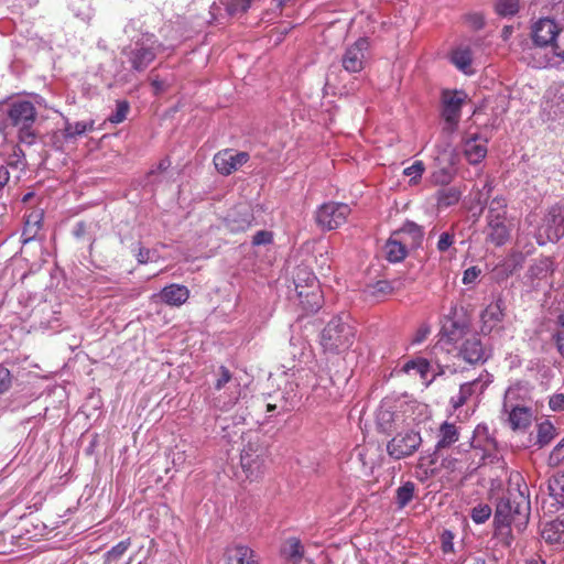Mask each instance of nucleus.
<instances>
[{
  "label": "nucleus",
  "instance_id": "obj_1",
  "mask_svg": "<svg viewBox=\"0 0 564 564\" xmlns=\"http://www.w3.org/2000/svg\"><path fill=\"white\" fill-rule=\"evenodd\" d=\"M531 516L530 489L519 471H511L506 491L495 502V533L508 543L513 540L512 531L522 533Z\"/></svg>",
  "mask_w": 564,
  "mask_h": 564
},
{
  "label": "nucleus",
  "instance_id": "obj_2",
  "mask_svg": "<svg viewBox=\"0 0 564 564\" xmlns=\"http://www.w3.org/2000/svg\"><path fill=\"white\" fill-rule=\"evenodd\" d=\"M37 118L34 104L22 98H10L0 101V132L13 127L19 131V141L32 145L36 140L33 128Z\"/></svg>",
  "mask_w": 564,
  "mask_h": 564
},
{
  "label": "nucleus",
  "instance_id": "obj_3",
  "mask_svg": "<svg viewBox=\"0 0 564 564\" xmlns=\"http://www.w3.org/2000/svg\"><path fill=\"white\" fill-rule=\"evenodd\" d=\"M165 50L164 44L154 34L145 33L126 45L121 50V55L124 57L123 63L129 64L131 72L143 73L154 62L158 54Z\"/></svg>",
  "mask_w": 564,
  "mask_h": 564
},
{
  "label": "nucleus",
  "instance_id": "obj_4",
  "mask_svg": "<svg viewBox=\"0 0 564 564\" xmlns=\"http://www.w3.org/2000/svg\"><path fill=\"white\" fill-rule=\"evenodd\" d=\"M348 315L333 317L321 333V345L326 352L340 354L354 343V327L348 323Z\"/></svg>",
  "mask_w": 564,
  "mask_h": 564
},
{
  "label": "nucleus",
  "instance_id": "obj_5",
  "mask_svg": "<svg viewBox=\"0 0 564 564\" xmlns=\"http://www.w3.org/2000/svg\"><path fill=\"white\" fill-rule=\"evenodd\" d=\"M269 457L268 447L260 441L258 435H250L243 445L240 454V465L250 480L261 477L265 469Z\"/></svg>",
  "mask_w": 564,
  "mask_h": 564
},
{
  "label": "nucleus",
  "instance_id": "obj_6",
  "mask_svg": "<svg viewBox=\"0 0 564 564\" xmlns=\"http://www.w3.org/2000/svg\"><path fill=\"white\" fill-rule=\"evenodd\" d=\"M421 444L422 437L420 432L412 429L397 432L387 443V453L391 458L400 460L412 456L420 448Z\"/></svg>",
  "mask_w": 564,
  "mask_h": 564
},
{
  "label": "nucleus",
  "instance_id": "obj_7",
  "mask_svg": "<svg viewBox=\"0 0 564 564\" xmlns=\"http://www.w3.org/2000/svg\"><path fill=\"white\" fill-rule=\"evenodd\" d=\"M350 212L347 204L328 202L318 207L315 219L323 230H333L346 223Z\"/></svg>",
  "mask_w": 564,
  "mask_h": 564
},
{
  "label": "nucleus",
  "instance_id": "obj_8",
  "mask_svg": "<svg viewBox=\"0 0 564 564\" xmlns=\"http://www.w3.org/2000/svg\"><path fill=\"white\" fill-rule=\"evenodd\" d=\"M470 446L475 454H480L481 464L499 463L500 458L497 454V443L495 438L489 435V430L486 425H477L470 442Z\"/></svg>",
  "mask_w": 564,
  "mask_h": 564
},
{
  "label": "nucleus",
  "instance_id": "obj_9",
  "mask_svg": "<svg viewBox=\"0 0 564 564\" xmlns=\"http://www.w3.org/2000/svg\"><path fill=\"white\" fill-rule=\"evenodd\" d=\"M369 46L366 37H359L349 45L341 57L344 69L348 73H360L365 68Z\"/></svg>",
  "mask_w": 564,
  "mask_h": 564
},
{
  "label": "nucleus",
  "instance_id": "obj_10",
  "mask_svg": "<svg viewBox=\"0 0 564 564\" xmlns=\"http://www.w3.org/2000/svg\"><path fill=\"white\" fill-rule=\"evenodd\" d=\"M393 408L390 402H382L376 414L377 429L386 435L397 433L404 423V415Z\"/></svg>",
  "mask_w": 564,
  "mask_h": 564
},
{
  "label": "nucleus",
  "instance_id": "obj_11",
  "mask_svg": "<svg viewBox=\"0 0 564 564\" xmlns=\"http://www.w3.org/2000/svg\"><path fill=\"white\" fill-rule=\"evenodd\" d=\"M248 152H237L234 149H225L214 155L213 163L221 175H230L249 160Z\"/></svg>",
  "mask_w": 564,
  "mask_h": 564
},
{
  "label": "nucleus",
  "instance_id": "obj_12",
  "mask_svg": "<svg viewBox=\"0 0 564 564\" xmlns=\"http://www.w3.org/2000/svg\"><path fill=\"white\" fill-rule=\"evenodd\" d=\"M270 398L273 399V402L267 403V412L276 411L279 414L294 410L301 400L295 384L291 382H288L282 390L270 395Z\"/></svg>",
  "mask_w": 564,
  "mask_h": 564
},
{
  "label": "nucleus",
  "instance_id": "obj_13",
  "mask_svg": "<svg viewBox=\"0 0 564 564\" xmlns=\"http://www.w3.org/2000/svg\"><path fill=\"white\" fill-rule=\"evenodd\" d=\"M558 29L555 21L549 18L535 22L532 26V40L535 48L552 47Z\"/></svg>",
  "mask_w": 564,
  "mask_h": 564
},
{
  "label": "nucleus",
  "instance_id": "obj_14",
  "mask_svg": "<svg viewBox=\"0 0 564 564\" xmlns=\"http://www.w3.org/2000/svg\"><path fill=\"white\" fill-rule=\"evenodd\" d=\"M465 97L463 91L445 93L443 95L442 116L447 123L457 124Z\"/></svg>",
  "mask_w": 564,
  "mask_h": 564
},
{
  "label": "nucleus",
  "instance_id": "obj_15",
  "mask_svg": "<svg viewBox=\"0 0 564 564\" xmlns=\"http://www.w3.org/2000/svg\"><path fill=\"white\" fill-rule=\"evenodd\" d=\"M459 356L469 364H482L488 359V355L477 335L465 339L459 349Z\"/></svg>",
  "mask_w": 564,
  "mask_h": 564
},
{
  "label": "nucleus",
  "instance_id": "obj_16",
  "mask_svg": "<svg viewBox=\"0 0 564 564\" xmlns=\"http://www.w3.org/2000/svg\"><path fill=\"white\" fill-rule=\"evenodd\" d=\"M505 302L502 299H497L490 303L480 315L481 332L490 333L505 317Z\"/></svg>",
  "mask_w": 564,
  "mask_h": 564
},
{
  "label": "nucleus",
  "instance_id": "obj_17",
  "mask_svg": "<svg viewBox=\"0 0 564 564\" xmlns=\"http://www.w3.org/2000/svg\"><path fill=\"white\" fill-rule=\"evenodd\" d=\"M502 413L507 414L508 424L513 431L527 430L533 417L532 409L525 404L502 409Z\"/></svg>",
  "mask_w": 564,
  "mask_h": 564
},
{
  "label": "nucleus",
  "instance_id": "obj_18",
  "mask_svg": "<svg viewBox=\"0 0 564 564\" xmlns=\"http://www.w3.org/2000/svg\"><path fill=\"white\" fill-rule=\"evenodd\" d=\"M437 436L438 440L432 454V464L436 462L438 451L448 448L459 440V431L455 424L445 421L441 424Z\"/></svg>",
  "mask_w": 564,
  "mask_h": 564
},
{
  "label": "nucleus",
  "instance_id": "obj_19",
  "mask_svg": "<svg viewBox=\"0 0 564 564\" xmlns=\"http://www.w3.org/2000/svg\"><path fill=\"white\" fill-rule=\"evenodd\" d=\"M464 154L470 164L480 163L487 155V139L478 134L470 137L464 144Z\"/></svg>",
  "mask_w": 564,
  "mask_h": 564
},
{
  "label": "nucleus",
  "instance_id": "obj_20",
  "mask_svg": "<svg viewBox=\"0 0 564 564\" xmlns=\"http://www.w3.org/2000/svg\"><path fill=\"white\" fill-rule=\"evenodd\" d=\"M395 234L410 248L421 247L424 237L423 228L412 220H406L401 228L395 230Z\"/></svg>",
  "mask_w": 564,
  "mask_h": 564
},
{
  "label": "nucleus",
  "instance_id": "obj_21",
  "mask_svg": "<svg viewBox=\"0 0 564 564\" xmlns=\"http://www.w3.org/2000/svg\"><path fill=\"white\" fill-rule=\"evenodd\" d=\"M225 558L226 564H259L253 550L240 544L227 547Z\"/></svg>",
  "mask_w": 564,
  "mask_h": 564
},
{
  "label": "nucleus",
  "instance_id": "obj_22",
  "mask_svg": "<svg viewBox=\"0 0 564 564\" xmlns=\"http://www.w3.org/2000/svg\"><path fill=\"white\" fill-rule=\"evenodd\" d=\"M295 290L297 292V296L301 301L303 307L310 312H316L321 307L322 294L319 290H304L302 284V278H300V273L296 275L295 280Z\"/></svg>",
  "mask_w": 564,
  "mask_h": 564
},
{
  "label": "nucleus",
  "instance_id": "obj_23",
  "mask_svg": "<svg viewBox=\"0 0 564 564\" xmlns=\"http://www.w3.org/2000/svg\"><path fill=\"white\" fill-rule=\"evenodd\" d=\"M252 212L247 206H239L228 215V227L231 231H245L253 221Z\"/></svg>",
  "mask_w": 564,
  "mask_h": 564
},
{
  "label": "nucleus",
  "instance_id": "obj_24",
  "mask_svg": "<svg viewBox=\"0 0 564 564\" xmlns=\"http://www.w3.org/2000/svg\"><path fill=\"white\" fill-rule=\"evenodd\" d=\"M161 300L171 306H181L189 297V291L186 286L180 284H170L160 292Z\"/></svg>",
  "mask_w": 564,
  "mask_h": 564
},
{
  "label": "nucleus",
  "instance_id": "obj_25",
  "mask_svg": "<svg viewBox=\"0 0 564 564\" xmlns=\"http://www.w3.org/2000/svg\"><path fill=\"white\" fill-rule=\"evenodd\" d=\"M386 258L389 262L395 263L404 260L408 254V246L404 241L395 234L392 232L391 237L384 245Z\"/></svg>",
  "mask_w": 564,
  "mask_h": 564
},
{
  "label": "nucleus",
  "instance_id": "obj_26",
  "mask_svg": "<svg viewBox=\"0 0 564 564\" xmlns=\"http://www.w3.org/2000/svg\"><path fill=\"white\" fill-rule=\"evenodd\" d=\"M304 545L295 536L288 538L281 546V555L292 564H299L304 557Z\"/></svg>",
  "mask_w": 564,
  "mask_h": 564
},
{
  "label": "nucleus",
  "instance_id": "obj_27",
  "mask_svg": "<svg viewBox=\"0 0 564 564\" xmlns=\"http://www.w3.org/2000/svg\"><path fill=\"white\" fill-rule=\"evenodd\" d=\"M467 324L465 322L457 321L453 317H446L441 334L448 343H457L465 335Z\"/></svg>",
  "mask_w": 564,
  "mask_h": 564
},
{
  "label": "nucleus",
  "instance_id": "obj_28",
  "mask_svg": "<svg viewBox=\"0 0 564 564\" xmlns=\"http://www.w3.org/2000/svg\"><path fill=\"white\" fill-rule=\"evenodd\" d=\"M550 497L553 499L552 506L556 510L564 508V470L557 471L547 481Z\"/></svg>",
  "mask_w": 564,
  "mask_h": 564
},
{
  "label": "nucleus",
  "instance_id": "obj_29",
  "mask_svg": "<svg viewBox=\"0 0 564 564\" xmlns=\"http://www.w3.org/2000/svg\"><path fill=\"white\" fill-rule=\"evenodd\" d=\"M542 536L550 544H564V519H555L546 523Z\"/></svg>",
  "mask_w": 564,
  "mask_h": 564
},
{
  "label": "nucleus",
  "instance_id": "obj_30",
  "mask_svg": "<svg viewBox=\"0 0 564 564\" xmlns=\"http://www.w3.org/2000/svg\"><path fill=\"white\" fill-rule=\"evenodd\" d=\"M462 197V191L456 186L442 187L436 192V202L440 208L456 205Z\"/></svg>",
  "mask_w": 564,
  "mask_h": 564
},
{
  "label": "nucleus",
  "instance_id": "obj_31",
  "mask_svg": "<svg viewBox=\"0 0 564 564\" xmlns=\"http://www.w3.org/2000/svg\"><path fill=\"white\" fill-rule=\"evenodd\" d=\"M488 228H489V232H488L487 239L491 243H494L497 247H500V246H503L508 241V239L510 237V232H509L508 227L505 224V220L488 223Z\"/></svg>",
  "mask_w": 564,
  "mask_h": 564
},
{
  "label": "nucleus",
  "instance_id": "obj_32",
  "mask_svg": "<svg viewBox=\"0 0 564 564\" xmlns=\"http://www.w3.org/2000/svg\"><path fill=\"white\" fill-rule=\"evenodd\" d=\"M452 63L463 73L468 74L471 66V51L468 46H460L453 51Z\"/></svg>",
  "mask_w": 564,
  "mask_h": 564
},
{
  "label": "nucleus",
  "instance_id": "obj_33",
  "mask_svg": "<svg viewBox=\"0 0 564 564\" xmlns=\"http://www.w3.org/2000/svg\"><path fill=\"white\" fill-rule=\"evenodd\" d=\"M492 382V375L484 370L478 378L460 384L462 388H468L469 399L473 395L481 394L487 387Z\"/></svg>",
  "mask_w": 564,
  "mask_h": 564
},
{
  "label": "nucleus",
  "instance_id": "obj_34",
  "mask_svg": "<svg viewBox=\"0 0 564 564\" xmlns=\"http://www.w3.org/2000/svg\"><path fill=\"white\" fill-rule=\"evenodd\" d=\"M94 121H78V122H69L65 121V127L63 129V137L65 140H72L77 137L83 135L86 131L93 130Z\"/></svg>",
  "mask_w": 564,
  "mask_h": 564
},
{
  "label": "nucleus",
  "instance_id": "obj_35",
  "mask_svg": "<svg viewBox=\"0 0 564 564\" xmlns=\"http://www.w3.org/2000/svg\"><path fill=\"white\" fill-rule=\"evenodd\" d=\"M507 203L503 197H495L488 207L487 221H503L506 219Z\"/></svg>",
  "mask_w": 564,
  "mask_h": 564
},
{
  "label": "nucleus",
  "instance_id": "obj_36",
  "mask_svg": "<svg viewBox=\"0 0 564 564\" xmlns=\"http://www.w3.org/2000/svg\"><path fill=\"white\" fill-rule=\"evenodd\" d=\"M415 491V484L406 481L400 486L395 491V503L399 509H403L413 499Z\"/></svg>",
  "mask_w": 564,
  "mask_h": 564
},
{
  "label": "nucleus",
  "instance_id": "obj_37",
  "mask_svg": "<svg viewBox=\"0 0 564 564\" xmlns=\"http://www.w3.org/2000/svg\"><path fill=\"white\" fill-rule=\"evenodd\" d=\"M521 390H522V387L519 382L510 386L507 389V391L505 392L502 409H510L513 406L523 405L524 403L521 400V395H520Z\"/></svg>",
  "mask_w": 564,
  "mask_h": 564
},
{
  "label": "nucleus",
  "instance_id": "obj_38",
  "mask_svg": "<svg viewBox=\"0 0 564 564\" xmlns=\"http://www.w3.org/2000/svg\"><path fill=\"white\" fill-rule=\"evenodd\" d=\"M430 367L431 365L425 358H416L406 361L403 365L402 370L406 373L415 371L422 379L425 380L427 378V373L430 372Z\"/></svg>",
  "mask_w": 564,
  "mask_h": 564
},
{
  "label": "nucleus",
  "instance_id": "obj_39",
  "mask_svg": "<svg viewBox=\"0 0 564 564\" xmlns=\"http://www.w3.org/2000/svg\"><path fill=\"white\" fill-rule=\"evenodd\" d=\"M130 545H131L130 539L122 540L119 543H117L116 545H113L109 551H107L105 553V555H104L105 563L104 564H109L112 561L119 560L128 551Z\"/></svg>",
  "mask_w": 564,
  "mask_h": 564
},
{
  "label": "nucleus",
  "instance_id": "obj_40",
  "mask_svg": "<svg viewBox=\"0 0 564 564\" xmlns=\"http://www.w3.org/2000/svg\"><path fill=\"white\" fill-rule=\"evenodd\" d=\"M555 434V427L549 421H544L538 425V438L536 442L540 446L549 444Z\"/></svg>",
  "mask_w": 564,
  "mask_h": 564
},
{
  "label": "nucleus",
  "instance_id": "obj_41",
  "mask_svg": "<svg viewBox=\"0 0 564 564\" xmlns=\"http://www.w3.org/2000/svg\"><path fill=\"white\" fill-rule=\"evenodd\" d=\"M495 9L501 17L514 15L519 11V0H497Z\"/></svg>",
  "mask_w": 564,
  "mask_h": 564
},
{
  "label": "nucleus",
  "instance_id": "obj_42",
  "mask_svg": "<svg viewBox=\"0 0 564 564\" xmlns=\"http://www.w3.org/2000/svg\"><path fill=\"white\" fill-rule=\"evenodd\" d=\"M492 514V509L487 503H479L471 509L470 518L477 524L485 523Z\"/></svg>",
  "mask_w": 564,
  "mask_h": 564
},
{
  "label": "nucleus",
  "instance_id": "obj_43",
  "mask_svg": "<svg viewBox=\"0 0 564 564\" xmlns=\"http://www.w3.org/2000/svg\"><path fill=\"white\" fill-rule=\"evenodd\" d=\"M130 105L127 100H118L116 104V110L109 115L108 120L111 123L118 124L126 120Z\"/></svg>",
  "mask_w": 564,
  "mask_h": 564
},
{
  "label": "nucleus",
  "instance_id": "obj_44",
  "mask_svg": "<svg viewBox=\"0 0 564 564\" xmlns=\"http://www.w3.org/2000/svg\"><path fill=\"white\" fill-rule=\"evenodd\" d=\"M425 171V165L422 161H415L411 166L403 170V174L410 177V184L415 185L421 180Z\"/></svg>",
  "mask_w": 564,
  "mask_h": 564
},
{
  "label": "nucleus",
  "instance_id": "obj_45",
  "mask_svg": "<svg viewBox=\"0 0 564 564\" xmlns=\"http://www.w3.org/2000/svg\"><path fill=\"white\" fill-rule=\"evenodd\" d=\"M557 324L560 327L554 330L552 339L556 346L557 352L564 359V316L558 317Z\"/></svg>",
  "mask_w": 564,
  "mask_h": 564
},
{
  "label": "nucleus",
  "instance_id": "obj_46",
  "mask_svg": "<svg viewBox=\"0 0 564 564\" xmlns=\"http://www.w3.org/2000/svg\"><path fill=\"white\" fill-rule=\"evenodd\" d=\"M494 189V182L490 178H487L482 188L478 191L476 195L477 204L484 208L488 204V199Z\"/></svg>",
  "mask_w": 564,
  "mask_h": 564
},
{
  "label": "nucleus",
  "instance_id": "obj_47",
  "mask_svg": "<svg viewBox=\"0 0 564 564\" xmlns=\"http://www.w3.org/2000/svg\"><path fill=\"white\" fill-rule=\"evenodd\" d=\"M454 534L449 530H444L441 534V549L444 554L454 553Z\"/></svg>",
  "mask_w": 564,
  "mask_h": 564
},
{
  "label": "nucleus",
  "instance_id": "obj_48",
  "mask_svg": "<svg viewBox=\"0 0 564 564\" xmlns=\"http://www.w3.org/2000/svg\"><path fill=\"white\" fill-rule=\"evenodd\" d=\"M468 400H469L468 388L459 387V391L457 392V394H455L451 398V404L453 405V408L455 410H457L458 408L463 406Z\"/></svg>",
  "mask_w": 564,
  "mask_h": 564
},
{
  "label": "nucleus",
  "instance_id": "obj_49",
  "mask_svg": "<svg viewBox=\"0 0 564 564\" xmlns=\"http://www.w3.org/2000/svg\"><path fill=\"white\" fill-rule=\"evenodd\" d=\"M12 384V376L8 368L0 365V394L7 392Z\"/></svg>",
  "mask_w": 564,
  "mask_h": 564
},
{
  "label": "nucleus",
  "instance_id": "obj_50",
  "mask_svg": "<svg viewBox=\"0 0 564 564\" xmlns=\"http://www.w3.org/2000/svg\"><path fill=\"white\" fill-rule=\"evenodd\" d=\"M273 241V234L269 230H259L252 237L253 246L270 245Z\"/></svg>",
  "mask_w": 564,
  "mask_h": 564
},
{
  "label": "nucleus",
  "instance_id": "obj_51",
  "mask_svg": "<svg viewBox=\"0 0 564 564\" xmlns=\"http://www.w3.org/2000/svg\"><path fill=\"white\" fill-rule=\"evenodd\" d=\"M552 48L557 57L564 59V26L558 29Z\"/></svg>",
  "mask_w": 564,
  "mask_h": 564
},
{
  "label": "nucleus",
  "instance_id": "obj_52",
  "mask_svg": "<svg viewBox=\"0 0 564 564\" xmlns=\"http://www.w3.org/2000/svg\"><path fill=\"white\" fill-rule=\"evenodd\" d=\"M154 254L155 251L140 246L135 253V258L139 264H147L148 262L153 260Z\"/></svg>",
  "mask_w": 564,
  "mask_h": 564
},
{
  "label": "nucleus",
  "instance_id": "obj_53",
  "mask_svg": "<svg viewBox=\"0 0 564 564\" xmlns=\"http://www.w3.org/2000/svg\"><path fill=\"white\" fill-rule=\"evenodd\" d=\"M231 380V373L225 366L219 367V377L215 382V389H223Z\"/></svg>",
  "mask_w": 564,
  "mask_h": 564
},
{
  "label": "nucleus",
  "instance_id": "obj_54",
  "mask_svg": "<svg viewBox=\"0 0 564 564\" xmlns=\"http://www.w3.org/2000/svg\"><path fill=\"white\" fill-rule=\"evenodd\" d=\"M454 243V235L449 232H443L437 241V250L445 252Z\"/></svg>",
  "mask_w": 564,
  "mask_h": 564
},
{
  "label": "nucleus",
  "instance_id": "obj_55",
  "mask_svg": "<svg viewBox=\"0 0 564 564\" xmlns=\"http://www.w3.org/2000/svg\"><path fill=\"white\" fill-rule=\"evenodd\" d=\"M452 180V173L447 169H441L433 173L432 181L435 184H447Z\"/></svg>",
  "mask_w": 564,
  "mask_h": 564
},
{
  "label": "nucleus",
  "instance_id": "obj_56",
  "mask_svg": "<svg viewBox=\"0 0 564 564\" xmlns=\"http://www.w3.org/2000/svg\"><path fill=\"white\" fill-rule=\"evenodd\" d=\"M481 270L478 267H470L464 271L463 274V283L464 284H471L474 283L477 278L480 275Z\"/></svg>",
  "mask_w": 564,
  "mask_h": 564
},
{
  "label": "nucleus",
  "instance_id": "obj_57",
  "mask_svg": "<svg viewBox=\"0 0 564 564\" xmlns=\"http://www.w3.org/2000/svg\"><path fill=\"white\" fill-rule=\"evenodd\" d=\"M466 22L474 30H479V29H481L485 25L484 17L481 14H479V13L468 14L466 17Z\"/></svg>",
  "mask_w": 564,
  "mask_h": 564
},
{
  "label": "nucleus",
  "instance_id": "obj_58",
  "mask_svg": "<svg viewBox=\"0 0 564 564\" xmlns=\"http://www.w3.org/2000/svg\"><path fill=\"white\" fill-rule=\"evenodd\" d=\"M300 273V275L303 273L305 274V279H303V281L305 282V284L303 285L304 286V290L307 288V289H311V290H318V285H317V279L316 276L313 274V273H308V272H305L304 270H299V272L296 273V275Z\"/></svg>",
  "mask_w": 564,
  "mask_h": 564
},
{
  "label": "nucleus",
  "instance_id": "obj_59",
  "mask_svg": "<svg viewBox=\"0 0 564 564\" xmlns=\"http://www.w3.org/2000/svg\"><path fill=\"white\" fill-rule=\"evenodd\" d=\"M393 290L392 285L388 281H378L373 285V294H389Z\"/></svg>",
  "mask_w": 564,
  "mask_h": 564
},
{
  "label": "nucleus",
  "instance_id": "obj_60",
  "mask_svg": "<svg viewBox=\"0 0 564 564\" xmlns=\"http://www.w3.org/2000/svg\"><path fill=\"white\" fill-rule=\"evenodd\" d=\"M550 458L555 462L564 458V438L553 448Z\"/></svg>",
  "mask_w": 564,
  "mask_h": 564
},
{
  "label": "nucleus",
  "instance_id": "obj_61",
  "mask_svg": "<svg viewBox=\"0 0 564 564\" xmlns=\"http://www.w3.org/2000/svg\"><path fill=\"white\" fill-rule=\"evenodd\" d=\"M550 408L554 411L564 410V394H555L550 399Z\"/></svg>",
  "mask_w": 564,
  "mask_h": 564
},
{
  "label": "nucleus",
  "instance_id": "obj_62",
  "mask_svg": "<svg viewBox=\"0 0 564 564\" xmlns=\"http://www.w3.org/2000/svg\"><path fill=\"white\" fill-rule=\"evenodd\" d=\"M73 234H74V236L77 239L83 238L87 234V226H86V224L84 221L77 223L75 228H74V230H73Z\"/></svg>",
  "mask_w": 564,
  "mask_h": 564
},
{
  "label": "nucleus",
  "instance_id": "obj_63",
  "mask_svg": "<svg viewBox=\"0 0 564 564\" xmlns=\"http://www.w3.org/2000/svg\"><path fill=\"white\" fill-rule=\"evenodd\" d=\"M429 334H430V328L427 326L420 327L415 334V338H414L413 343H416V344L422 343L427 337Z\"/></svg>",
  "mask_w": 564,
  "mask_h": 564
},
{
  "label": "nucleus",
  "instance_id": "obj_64",
  "mask_svg": "<svg viewBox=\"0 0 564 564\" xmlns=\"http://www.w3.org/2000/svg\"><path fill=\"white\" fill-rule=\"evenodd\" d=\"M552 10L564 18V0H553Z\"/></svg>",
  "mask_w": 564,
  "mask_h": 564
}]
</instances>
